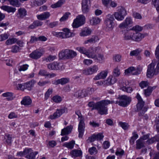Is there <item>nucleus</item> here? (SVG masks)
<instances>
[{"instance_id":"obj_1","label":"nucleus","mask_w":159,"mask_h":159,"mask_svg":"<svg viewBox=\"0 0 159 159\" xmlns=\"http://www.w3.org/2000/svg\"><path fill=\"white\" fill-rule=\"evenodd\" d=\"M157 59V64L152 62L148 66L147 76L148 78H152L154 75H157L159 73V55H155Z\"/></svg>"},{"instance_id":"obj_2","label":"nucleus","mask_w":159,"mask_h":159,"mask_svg":"<svg viewBox=\"0 0 159 159\" xmlns=\"http://www.w3.org/2000/svg\"><path fill=\"white\" fill-rule=\"evenodd\" d=\"M110 103L109 100H102L97 102L95 105V109H97L98 113L101 115L107 114V108L106 106Z\"/></svg>"},{"instance_id":"obj_3","label":"nucleus","mask_w":159,"mask_h":159,"mask_svg":"<svg viewBox=\"0 0 159 159\" xmlns=\"http://www.w3.org/2000/svg\"><path fill=\"white\" fill-rule=\"evenodd\" d=\"M116 103L119 106L125 107L129 105L131 101V98L125 95H119Z\"/></svg>"},{"instance_id":"obj_4","label":"nucleus","mask_w":159,"mask_h":159,"mask_svg":"<svg viewBox=\"0 0 159 159\" xmlns=\"http://www.w3.org/2000/svg\"><path fill=\"white\" fill-rule=\"evenodd\" d=\"M117 8V11L114 13V15L117 20H122L127 15L126 10L124 7L121 6L118 7Z\"/></svg>"},{"instance_id":"obj_5","label":"nucleus","mask_w":159,"mask_h":159,"mask_svg":"<svg viewBox=\"0 0 159 159\" xmlns=\"http://www.w3.org/2000/svg\"><path fill=\"white\" fill-rule=\"evenodd\" d=\"M85 17L83 15L78 16L74 21L72 24L73 28H78L83 25L85 23Z\"/></svg>"},{"instance_id":"obj_6","label":"nucleus","mask_w":159,"mask_h":159,"mask_svg":"<svg viewBox=\"0 0 159 159\" xmlns=\"http://www.w3.org/2000/svg\"><path fill=\"white\" fill-rule=\"evenodd\" d=\"M62 31L63 32H53L52 34L54 36L61 39H66L69 37L70 30L69 29L64 28L62 29Z\"/></svg>"},{"instance_id":"obj_7","label":"nucleus","mask_w":159,"mask_h":159,"mask_svg":"<svg viewBox=\"0 0 159 159\" xmlns=\"http://www.w3.org/2000/svg\"><path fill=\"white\" fill-rule=\"evenodd\" d=\"M98 70V66L94 65L93 66L89 67L88 68L84 69L83 72L86 75H90L97 72Z\"/></svg>"},{"instance_id":"obj_8","label":"nucleus","mask_w":159,"mask_h":159,"mask_svg":"<svg viewBox=\"0 0 159 159\" xmlns=\"http://www.w3.org/2000/svg\"><path fill=\"white\" fill-rule=\"evenodd\" d=\"M63 65L57 62H54L48 65V67L50 70H58L62 69Z\"/></svg>"},{"instance_id":"obj_9","label":"nucleus","mask_w":159,"mask_h":159,"mask_svg":"<svg viewBox=\"0 0 159 159\" xmlns=\"http://www.w3.org/2000/svg\"><path fill=\"white\" fill-rule=\"evenodd\" d=\"M59 57L60 59H68L70 58V50L66 49L63 50L59 54Z\"/></svg>"},{"instance_id":"obj_10","label":"nucleus","mask_w":159,"mask_h":159,"mask_svg":"<svg viewBox=\"0 0 159 159\" xmlns=\"http://www.w3.org/2000/svg\"><path fill=\"white\" fill-rule=\"evenodd\" d=\"M90 58L93 59L94 60L100 63H102L104 60V57L102 54H98L97 55L95 54L93 52Z\"/></svg>"},{"instance_id":"obj_11","label":"nucleus","mask_w":159,"mask_h":159,"mask_svg":"<svg viewBox=\"0 0 159 159\" xmlns=\"http://www.w3.org/2000/svg\"><path fill=\"white\" fill-rule=\"evenodd\" d=\"M133 23L132 20L130 17H127L124 21L119 25V27L122 29L127 28L128 26L131 25Z\"/></svg>"},{"instance_id":"obj_12","label":"nucleus","mask_w":159,"mask_h":159,"mask_svg":"<svg viewBox=\"0 0 159 159\" xmlns=\"http://www.w3.org/2000/svg\"><path fill=\"white\" fill-rule=\"evenodd\" d=\"M85 127L84 120H80L79 123L78 130L79 133V137L82 138L84 135Z\"/></svg>"},{"instance_id":"obj_13","label":"nucleus","mask_w":159,"mask_h":159,"mask_svg":"<svg viewBox=\"0 0 159 159\" xmlns=\"http://www.w3.org/2000/svg\"><path fill=\"white\" fill-rule=\"evenodd\" d=\"M42 55L43 54L40 50L38 49L32 52L30 54V57L32 59H37L40 58Z\"/></svg>"},{"instance_id":"obj_14","label":"nucleus","mask_w":159,"mask_h":159,"mask_svg":"<svg viewBox=\"0 0 159 159\" xmlns=\"http://www.w3.org/2000/svg\"><path fill=\"white\" fill-rule=\"evenodd\" d=\"M66 111V109L63 108L60 109H57L56 112H54L52 115L50 116L51 119H53L59 117L63 113L65 112Z\"/></svg>"},{"instance_id":"obj_15","label":"nucleus","mask_w":159,"mask_h":159,"mask_svg":"<svg viewBox=\"0 0 159 159\" xmlns=\"http://www.w3.org/2000/svg\"><path fill=\"white\" fill-rule=\"evenodd\" d=\"M69 80L70 79L69 78H63L54 80L53 84L56 85L59 84L64 85L68 83Z\"/></svg>"},{"instance_id":"obj_16","label":"nucleus","mask_w":159,"mask_h":159,"mask_svg":"<svg viewBox=\"0 0 159 159\" xmlns=\"http://www.w3.org/2000/svg\"><path fill=\"white\" fill-rule=\"evenodd\" d=\"M145 34L139 33H134L132 36V40L136 42L139 41L145 37Z\"/></svg>"},{"instance_id":"obj_17","label":"nucleus","mask_w":159,"mask_h":159,"mask_svg":"<svg viewBox=\"0 0 159 159\" xmlns=\"http://www.w3.org/2000/svg\"><path fill=\"white\" fill-rule=\"evenodd\" d=\"M77 49L81 53L86 55L87 57L90 58L92 53V52H90L89 50H87L84 47L77 48Z\"/></svg>"},{"instance_id":"obj_18","label":"nucleus","mask_w":159,"mask_h":159,"mask_svg":"<svg viewBox=\"0 0 159 159\" xmlns=\"http://www.w3.org/2000/svg\"><path fill=\"white\" fill-rule=\"evenodd\" d=\"M105 29L107 31H112L114 28V22L104 21Z\"/></svg>"},{"instance_id":"obj_19","label":"nucleus","mask_w":159,"mask_h":159,"mask_svg":"<svg viewBox=\"0 0 159 159\" xmlns=\"http://www.w3.org/2000/svg\"><path fill=\"white\" fill-rule=\"evenodd\" d=\"M108 72L107 70H104L101 71L93 79L95 80H97L100 79H104L107 77Z\"/></svg>"},{"instance_id":"obj_20","label":"nucleus","mask_w":159,"mask_h":159,"mask_svg":"<svg viewBox=\"0 0 159 159\" xmlns=\"http://www.w3.org/2000/svg\"><path fill=\"white\" fill-rule=\"evenodd\" d=\"M27 15V11L24 8H20L18 10L17 16L18 18L22 19Z\"/></svg>"},{"instance_id":"obj_21","label":"nucleus","mask_w":159,"mask_h":159,"mask_svg":"<svg viewBox=\"0 0 159 159\" xmlns=\"http://www.w3.org/2000/svg\"><path fill=\"white\" fill-rule=\"evenodd\" d=\"M29 66L27 64L18 66L17 67L18 70L16 69L14 70V75L18 74V70L20 72L26 70L28 69Z\"/></svg>"},{"instance_id":"obj_22","label":"nucleus","mask_w":159,"mask_h":159,"mask_svg":"<svg viewBox=\"0 0 159 159\" xmlns=\"http://www.w3.org/2000/svg\"><path fill=\"white\" fill-rule=\"evenodd\" d=\"M32 103V100L29 96H25L23 98L21 104L25 106L30 105Z\"/></svg>"},{"instance_id":"obj_23","label":"nucleus","mask_w":159,"mask_h":159,"mask_svg":"<svg viewBox=\"0 0 159 159\" xmlns=\"http://www.w3.org/2000/svg\"><path fill=\"white\" fill-rule=\"evenodd\" d=\"M50 14L48 12H45L37 16L38 19L40 20H43L48 18L50 16Z\"/></svg>"},{"instance_id":"obj_24","label":"nucleus","mask_w":159,"mask_h":159,"mask_svg":"<svg viewBox=\"0 0 159 159\" xmlns=\"http://www.w3.org/2000/svg\"><path fill=\"white\" fill-rule=\"evenodd\" d=\"M43 24V22L39 20H36L29 26L28 28L30 29H33L37 27L41 26Z\"/></svg>"},{"instance_id":"obj_25","label":"nucleus","mask_w":159,"mask_h":159,"mask_svg":"<svg viewBox=\"0 0 159 159\" xmlns=\"http://www.w3.org/2000/svg\"><path fill=\"white\" fill-rule=\"evenodd\" d=\"M117 81V79L114 76L111 75L106 80V84L107 85H111L115 84Z\"/></svg>"},{"instance_id":"obj_26","label":"nucleus","mask_w":159,"mask_h":159,"mask_svg":"<svg viewBox=\"0 0 159 159\" xmlns=\"http://www.w3.org/2000/svg\"><path fill=\"white\" fill-rule=\"evenodd\" d=\"M1 9L3 10L7 11L8 13L14 12L16 11V8L7 6H2L1 7Z\"/></svg>"},{"instance_id":"obj_27","label":"nucleus","mask_w":159,"mask_h":159,"mask_svg":"<svg viewBox=\"0 0 159 159\" xmlns=\"http://www.w3.org/2000/svg\"><path fill=\"white\" fill-rule=\"evenodd\" d=\"M144 147V142L141 139H139L136 141V149H140Z\"/></svg>"},{"instance_id":"obj_28","label":"nucleus","mask_w":159,"mask_h":159,"mask_svg":"<svg viewBox=\"0 0 159 159\" xmlns=\"http://www.w3.org/2000/svg\"><path fill=\"white\" fill-rule=\"evenodd\" d=\"M98 40V38L97 36L93 35L89 39L85 41L84 42V43L86 44L89 43H94Z\"/></svg>"},{"instance_id":"obj_29","label":"nucleus","mask_w":159,"mask_h":159,"mask_svg":"<svg viewBox=\"0 0 159 159\" xmlns=\"http://www.w3.org/2000/svg\"><path fill=\"white\" fill-rule=\"evenodd\" d=\"M91 33V31L90 29L87 27L85 28L80 33L81 36H85L89 35Z\"/></svg>"},{"instance_id":"obj_30","label":"nucleus","mask_w":159,"mask_h":159,"mask_svg":"<svg viewBox=\"0 0 159 159\" xmlns=\"http://www.w3.org/2000/svg\"><path fill=\"white\" fill-rule=\"evenodd\" d=\"M35 83V81L34 80H32L29 82L25 83V89H26L29 91L31 90Z\"/></svg>"},{"instance_id":"obj_31","label":"nucleus","mask_w":159,"mask_h":159,"mask_svg":"<svg viewBox=\"0 0 159 159\" xmlns=\"http://www.w3.org/2000/svg\"><path fill=\"white\" fill-rule=\"evenodd\" d=\"M13 94L11 92H7L4 93L2 94V96L7 98V99L8 101H11L13 99Z\"/></svg>"},{"instance_id":"obj_32","label":"nucleus","mask_w":159,"mask_h":159,"mask_svg":"<svg viewBox=\"0 0 159 159\" xmlns=\"http://www.w3.org/2000/svg\"><path fill=\"white\" fill-rule=\"evenodd\" d=\"M159 140V135H156L154 137L148 139L146 141V143L148 144H150L154 143V142L157 141Z\"/></svg>"},{"instance_id":"obj_33","label":"nucleus","mask_w":159,"mask_h":159,"mask_svg":"<svg viewBox=\"0 0 159 159\" xmlns=\"http://www.w3.org/2000/svg\"><path fill=\"white\" fill-rule=\"evenodd\" d=\"M70 154H71L72 157H80L82 155V152L81 150L75 149L72 151Z\"/></svg>"},{"instance_id":"obj_34","label":"nucleus","mask_w":159,"mask_h":159,"mask_svg":"<svg viewBox=\"0 0 159 159\" xmlns=\"http://www.w3.org/2000/svg\"><path fill=\"white\" fill-rule=\"evenodd\" d=\"M65 0H59L57 3L52 4L51 7L53 8L59 7H61L64 3Z\"/></svg>"},{"instance_id":"obj_35","label":"nucleus","mask_w":159,"mask_h":159,"mask_svg":"<svg viewBox=\"0 0 159 159\" xmlns=\"http://www.w3.org/2000/svg\"><path fill=\"white\" fill-rule=\"evenodd\" d=\"M100 21V19L98 17H93L90 20V24L92 25H95L99 24Z\"/></svg>"},{"instance_id":"obj_36","label":"nucleus","mask_w":159,"mask_h":159,"mask_svg":"<svg viewBox=\"0 0 159 159\" xmlns=\"http://www.w3.org/2000/svg\"><path fill=\"white\" fill-rule=\"evenodd\" d=\"M38 153V152L35 151L33 152V151L30 152L29 155H27L25 157L28 159H34L35 156Z\"/></svg>"},{"instance_id":"obj_37","label":"nucleus","mask_w":159,"mask_h":159,"mask_svg":"<svg viewBox=\"0 0 159 159\" xmlns=\"http://www.w3.org/2000/svg\"><path fill=\"white\" fill-rule=\"evenodd\" d=\"M5 139H6V143L10 146L11 145L12 142V137L9 134H7L5 135Z\"/></svg>"},{"instance_id":"obj_38","label":"nucleus","mask_w":159,"mask_h":159,"mask_svg":"<svg viewBox=\"0 0 159 159\" xmlns=\"http://www.w3.org/2000/svg\"><path fill=\"white\" fill-rule=\"evenodd\" d=\"M70 131V126H67L61 130V135L63 136L69 134Z\"/></svg>"},{"instance_id":"obj_39","label":"nucleus","mask_w":159,"mask_h":159,"mask_svg":"<svg viewBox=\"0 0 159 159\" xmlns=\"http://www.w3.org/2000/svg\"><path fill=\"white\" fill-rule=\"evenodd\" d=\"M142 51V50L139 48L137 49L131 51L130 53V55L131 56H137Z\"/></svg>"},{"instance_id":"obj_40","label":"nucleus","mask_w":159,"mask_h":159,"mask_svg":"<svg viewBox=\"0 0 159 159\" xmlns=\"http://www.w3.org/2000/svg\"><path fill=\"white\" fill-rule=\"evenodd\" d=\"M133 35L129 32H127L124 34V39L125 40H132Z\"/></svg>"},{"instance_id":"obj_41","label":"nucleus","mask_w":159,"mask_h":159,"mask_svg":"<svg viewBox=\"0 0 159 159\" xmlns=\"http://www.w3.org/2000/svg\"><path fill=\"white\" fill-rule=\"evenodd\" d=\"M88 151L89 154L91 155H95L98 152V150L96 148L94 147L90 148L89 149Z\"/></svg>"},{"instance_id":"obj_42","label":"nucleus","mask_w":159,"mask_h":159,"mask_svg":"<svg viewBox=\"0 0 159 159\" xmlns=\"http://www.w3.org/2000/svg\"><path fill=\"white\" fill-rule=\"evenodd\" d=\"M153 88L148 87V88L144 90V94L146 96H149L151 94Z\"/></svg>"},{"instance_id":"obj_43","label":"nucleus","mask_w":159,"mask_h":159,"mask_svg":"<svg viewBox=\"0 0 159 159\" xmlns=\"http://www.w3.org/2000/svg\"><path fill=\"white\" fill-rule=\"evenodd\" d=\"M120 89L128 93H131L133 91L132 88L130 87H126L125 86L120 87Z\"/></svg>"},{"instance_id":"obj_44","label":"nucleus","mask_w":159,"mask_h":159,"mask_svg":"<svg viewBox=\"0 0 159 159\" xmlns=\"http://www.w3.org/2000/svg\"><path fill=\"white\" fill-rule=\"evenodd\" d=\"M119 125L124 130H126L128 129L129 125L126 122H120Z\"/></svg>"},{"instance_id":"obj_45","label":"nucleus","mask_w":159,"mask_h":159,"mask_svg":"<svg viewBox=\"0 0 159 159\" xmlns=\"http://www.w3.org/2000/svg\"><path fill=\"white\" fill-rule=\"evenodd\" d=\"M113 15L111 14H108L106 17L104 21L113 22L114 20Z\"/></svg>"},{"instance_id":"obj_46","label":"nucleus","mask_w":159,"mask_h":159,"mask_svg":"<svg viewBox=\"0 0 159 159\" xmlns=\"http://www.w3.org/2000/svg\"><path fill=\"white\" fill-rule=\"evenodd\" d=\"M10 2V4L14 6L19 7L20 3L18 1L19 0H8Z\"/></svg>"},{"instance_id":"obj_47","label":"nucleus","mask_w":159,"mask_h":159,"mask_svg":"<svg viewBox=\"0 0 159 159\" xmlns=\"http://www.w3.org/2000/svg\"><path fill=\"white\" fill-rule=\"evenodd\" d=\"M52 89H49L45 93L44 95V99L47 100L49 97L50 95L52 93Z\"/></svg>"},{"instance_id":"obj_48","label":"nucleus","mask_w":159,"mask_h":159,"mask_svg":"<svg viewBox=\"0 0 159 159\" xmlns=\"http://www.w3.org/2000/svg\"><path fill=\"white\" fill-rule=\"evenodd\" d=\"M120 75V70L117 67L114 69L113 75L115 77H117L119 76Z\"/></svg>"},{"instance_id":"obj_49","label":"nucleus","mask_w":159,"mask_h":159,"mask_svg":"<svg viewBox=\"0 0 159 159\" xmlns=\"http://www.w3.org/2000/svg\"><path fill=\"white\" fill-rule=\"evenodd\" d=\"M144 102H138L137 105V108L138 111L141 110L143 109L144 108H146L145 107H144Z\"/></svg>"},{"instance_id":"obj_50","label":"nucleus","mask_w":159,"mask_h":159,"mask_svg":"<svg viewBox=\"0 0 159 159\" xmlns=\"http://www.w3.org/2000/svg\"><path fill=\"white\" fill-rule=\"evenodd\" d=\"M3 62L5 63L7 66H12L13 62V60L12 59H8L3 60Z\"/></svg>"},{"instance_id":"obj_51","label":"nucleus","mask_w":159,"mask_h":159,"mask_svg":"<svg viewBox=\"0 0 159 159\" xmlns=\"http://www.w3.org/2000/svg\"><path fill=\"white\" fill-rule=\"evenodd\" d=\"M70 13L69 12H66L64 15L60 19V21L63 22L66 20L68 18Z\"/></svg>"},{"instance_id":"obj_52","label":"nucleus","mask_w":159,"mask_h":159,"mask_svg":"<svg viewBox=\"0 0 159 159\" xmlns=\"http://www.w3.org/2000/svg\"><path fill=\"white\" fill-rule=\"evenodd\" d=\"M47 0H37L34 1V3L37 6H40L45 3Z\"/></svg>"},{"instance_id":"obj_53","label":"nucleus","mask_w":159,"mask_h":159,"mask_svg":"<svg viewBox=\"0 0 159 159\" xmlns=\"http://www.w3.org/2000/svg\"><path fill=\"white\" fill-rule=\"evenodd\" d=\"M52 100L54 102L56 103H59L62 100L61 97L57 95L53 96L52 97Z\"/></svg>"},{"instance_id":"obj_54","label":"nucleus","mask_w":159,"mask_h":159,"mask_svg":"<svg viewBox=\"0 0 159 159\" xmlns=\"http://www.w3.org/2000/svg\"><path fill=\"white\" fill-rule=\"evenodd\" d=\"M86 91L85 90H79L78 93L80 95V98H83L87 96V94L85 93Z\"/></svg>"},{"instance_id":"obj_55","label":"nucleus","mask_w":159,"mask_h":159,"mask_svg":"<svg viewBox=\"0 0 159 159\" xmlns=\"http://www.w3.org/2000/svg\"><path fill=\"white\" fill-rule=\"evenodd\" d=\"M9 37V35L6 33L0 35V41H2L7 39Z\"/></svg>"},{"instance_id":"obj_56","label":"nucleus","mask_w":159,"mask_h":159,"mask_svg":"<svg viewBox=\"0 0 159 159\" xmlns=\"http://www.w3.org/2000/svg\"><path fill=\"white\" fill-rule=\"evenodd\" d=\"M135 68L134 67H130L125 70V75H128L129 74L132 73L133 71H135Z\"/></svg>"},{"instance_id":"obj_57","label":"nucleus","mask_w":159,"mask_h":159,"mask_svg":"<svg viewBox=\"0 0 159 159\" xmlns=\"http://www.w3.org/2000/svg\"><path fill=\"white\" fill-rule=\"evenodd\" d=\"M148 84V83L147 81H141L139 84V85L142 89H143L147 87Z\"/></svg>"},{"instance_id":"obj_58","label":"nucleus","mask_w":159,"mask_h":159,"mask_svg":"<svg viewBox=\"0 0 159 159\" xmlns=\"http://www.w3.org/2000/svg\"><path fill=\"white\" fill-rule=\"evenodd\" d=\"M37 41H38V37H36L34 36H31L30 40L27 43H33Z\"/></svg>"},{"instance_id":"obj_59","label":"nucleus","mask_w":159,"mask_h":159,"mask_svg":"<svg viewBox=\"0 0 159 159\" xmlns=\"http://www.w3.org/2000/svg\"><path fill=\"white\" fill-rule=\"evenodd\" d=\"M57 58L56 56L49 55L46 58L47 62H50L53 61Z\"/></svg>"},{"instance_id":"obj_60","label":"nucleus","mask_w":159,"mask_h":159,"mask_svg":"<svg viewBox=\"0 0 159 159\" xmlns=\"http://www.w3.org/2000/svg\"><path fill=\"white\" fill-rule=\"evenodd\" d=\"M132 30L135 31H140L143 30V28L139 25H136L132 27Z\"/></svg>"},{"instance_id":"obj_61","label":"nucleus","mask_w":159,"mask_h":159,"mask_svg":"<svg viewBox=\"0 0 159 159\" xmlns=\"http://www.w3.org/2000/svg\"><path fill=\"white\" fill-rule=\"evenodd\" d=\"M89 6H82V11L84 13H87L89 10Z\"/></svg>"},{"instance_id":"obj_62","label":"nucleus","mask_w":159,"mask_h":159,"mask_svg":"<svg viewBox=\"0 0 159 159\" xmlns=\"http://www.w3.org/2000/svg\"><path fill=\"white\" fill-rule=\"evenodd\" d=\"M96 139L97 140H101L103 138L104 136L102 133H99L97 134H95Z\"/></svg>"},{"instance_id":"obj_63","label":"nucleus","mask_w":159,"mask_h":159,"mask_svg":"<svg viewBox=\"0 0 159 159\" xmlns=\"http://www.w3.org/2000/svg\"><path fill=\"white\" fill-rule=\"evenodd\" d=\"M121 56L119 54L116 55L113 57V60H115L116 62H120L121 60Z\"/></svg>"},{"instance_id":"obj_64","label":"nucleus","mask_w":159,"mask_h":159,"mask_svg":"<svg viewBox=\"0 0 159 159\" xmlns=\"http://www.w3.org/2000/svg\"><path fill=\"white\" fill-rule=\"evenodd\" d=\"M142 71V69L137 68V70H135V71H133L131 74L133 75H137L140 73Z\"/></svg>"}]
</instances>
